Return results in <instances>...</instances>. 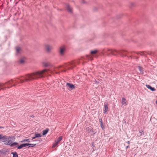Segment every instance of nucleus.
I'll use <instances>...</instances> for the list:
<instances>
[{"label": "nucleus", "mask_w": 157, "mask_h": 157, "mask_svg": "<svg viewBox=\"0 0 157 157\" xmlns=\"http://www.w3.org/2000/svg\"><path fill=\"white\" fill-rule=\"evenodd\" d=\"M138 69H139V71H140V72L143 73V68L140 66H138Z\"/></svg>", "instance_id": "nucleus-26"}, {"label": "nucleus", "mask_w": 157, "mask_h": 157, "mask_svg": "<svg viewBox=\"0 0 157 157\" xmlns=\"http://www.w3.org/2000/svg\"><path fill=\"white\" fill-rule=\"evenodd\" d=\"M15 86V85H13V86Z\"/></svg>", "instance_id": "nucleus-38"}, {"label": "nucleus", "mask_w": 157, "mask_h": 157, "mask_svg": "<svg viewBox=\"0 0 157 157\" xmlns=\"http://www.w3.org/2000/svg\"><path fill=\"white\" fill-rule=\"evenodd\" d=\"M86 130L87 132L91 136L94 135L97 132L96 130L94 129L91 126H89L87 127Z\"/></svg>", "instance_id": "nucleus-6"}, {"label": "nucleus", "mask_w": 157, "mask_h": 157, "mask_svg": "<svg viewBox=\"0 0 157 157\" xmlns=\"http://www.w3.org/2000/svg\"><path fill=\"white\" fill-rule=\"evenodd\" d=\"M48 63H45V64H44V65L45 66H48Z\"/></svg>", "instance_id": "nucleus-29"}, {"label": "nucleus", "mask_w": 157, "mask_h": 157, "mask_svg": "<svg viewBox=\"0 0 157 157\" xmlns=\"http://www.w3.org/2000/svg\"><path fill=\"white\" fill-rule=\"evenodd\" d=\"M101 128L103 129L104 128V126L103 125V124H102V122H101Z\"/></svg>", "instance_id": "nucleus-28"}, {"label": "nucleus", "mask_w": 157, "mask_h": 157, "mask_svg": "<svg viewBox=\"0 0 157 157\" xmlns=\"http://www.w3.org/2000/svg\"><path fill=\"white\" fill-rule=\"evenodd\" d=\"M62 136H60L58 138L55 140V142L53 144L52 147H54L57 146L59 142L62 140Z\"/></svg>", "instance_id": "nucleus-9"}, {"label": "nucleus", "mask_w": 157, "mask_h": 157, "mask_svg": "<svg viewBox=\"0 0 157 157\" xmlns=\"http://www.w3.org/2000/svg\"><path fill=\"white\" fill-rule=\"evenodd\" d=\"M18 81L16 80L15 82H14L13 80L9 81L5 83H0V87H5V88H10L11 86L9 87L8 85H10L12 83L14 84L16 83H18Z\"/></svg>", "instance_id": "nucleus-2"}, {"label": "nucleus", "mask_w": 157, "mask_h": 157, "mask_svg": "<svg viewBox=\"0 0 157 157\" xmlns=\"http://www.w3.org/2000/svg\"><path fill=\"white\" fill-rule=\"evenodd\" d=\"M66 85L69 87V88L71 89H74L75 88V86L73 84L70 83H66Z\"/></svg>", "instance_id": "nucleus-12"}, {"label": "nucleus", "mask_w": 157, "mask_h": 157, "mask_svg": "<svg viewBox=\"0 0 157 157\" xmlns=\"http://www.w3.org/2000/svg\"><path fill=\"white\" fill-rule=\"evenodd\" d=\"M98 51L97 50H94L90 52L91 55H87V58L89 60H92L93 59L92 55L95 54L98 52Z\"/></svg>", "instance_id": "nucleus-7"}, {"label": "nucleus", "mask_w": 157, "mask_h": 157, "mask_svg": "<svg viewBox=\"0 0 157 157\" xmlns=\"http://www.w3.org/2000/svg\"><path fill=\"white\" fill-rule=\"evenodd\" d=\"M7 144L10 145V146L14 147H16L18 145V144L17 143L14 142L12 143L10 140L7 142Z\"/></svg>", "instance_id": "nucleus-10"}, {"label": "nucleus", "mask_w": 157, "mask_h": 157, "mask_svg": "<svg viewBox=\"0 0 157 157\" xmlns=\"http://www.w3.org/2000/svg\"><path fill=\"white\" fill-rule=\"evenodd\" d=\"M25 62V59L24 58L21 59L20 61V62L21 63H23Z\"/></svg>", "instance_id": "nucleus-25"}, {"label": "nucleus", "mask_w": 157, "mask_h": 157, "mask_svg": "<svg viewBox=\"0 0 157 157\" xmlns=\"http://www.w3.org/2000/svg\"><path fill=\"white\" fill-rule=\"evenodd\" d=\"M139 54L141 56L145 55V54H144V53L143 52H140L139 53Z\"/></svg>", "instance_id": "nucleus-27"}, {"label": "nucleus", "mask_w": 157, "mask_h": 157, "mask_svg": "<svg viewBox=\"0 0 157 157\" xmlns=\"http://www.w3.org/2000/svg\"><path fill=\"white\" fill-rule=\"evenodd\" d=\"M2 138L1 140L2 142L5 143L6 144L7 142L9 141L8 140H9L10 139L13 141H14L15 139V137L13 136L7 137L6 136H3V135H2Z\"/></svg>", "instance_id": "nucleus-5"}, {"label": "nucleus", "mask_w": 157, "mask_h": 157, "mask_svg": "<svg viewBox=\"0 0 157 157\" xmlns=\"http://www.w3.org/2000/svg\"><path fill=\"white\" fill-rule=\"evenodd\" d=\"M3 128V127H2L0 126V128Z\"/></svg>", "instance_id": "nucleus-35"}, {"label": "nucleus", "mask_w": 157, "mask_h": 157, "mask_svg": "<svg viewBox=\"0 0 157 157\" xmlns=\"http://www.w3.org/2000/svg\"><path fill=\"white\" fill-rule=\"evenodd\" d=\"M21 50V49L20 48L18 47L16 48V51L17 53H19Z\"/></svg>", "instance_id": "nucleus-20"}, {"label": "nucleus", "mask_w": 157, "mask_h": 157, "mask_svg": "<svg viewBox=\"0 0 157 157\" xmlns=\"http://www.w3.org/2000/svg\"><path fill=\"white\" fill-rule=\"evenodd\" d=\"M45 50L48 52H50L53 49V47L48 44H46L44 45Z\"/></svg>", "instance_id": "nucleus-8"}, {"label": "nucleus", "mask_w": 157, "mask_h": 157, "mask_svg": "<svg viewBox=\"0 0 157 157\" xmlns=\"http://www.w3.org/2000/svg\"><path fill=\"white\" fill-rule=\"evenodd\" d=\"M48 71L49 70L44 69L42 71H36L31 74H27L25 76L21 77L22 78H19L17 79L20 81L19 83H22L25 81H28L43 77L46 75V73H48Z\"/></svg>", "instance_id": "nucleus-1"}, {"label": "nucleus", "mask_w": 157, "mask_h": 157, "mask_svg": "<svg viewBox=\"0 0 157 157\" xmlns=\"http://www.w3.org/2000/svg\"><path fill=\"white\" fill-rule=\"evenodd\" d=\"M139 132H140V136H141V135H142V133H141V131H140Z\"/></svg>", "instance_id": "nucleus-33"}, {"label": "nucleus", "mask_w": 157, "mask_h": 157, "mask_svg": "<svg viewBox=\"0 0 157 157\" xmlns=\"http://www.w3.org/2000/svg\"><path fill=\"white\" fill-rule=\"evenodd\" d=\"M136 3L134 2H131L130 3L129 5V7L130 8L132 7L135 6Z\"/></svg>", "instance_id": "nucleus-18"}, {"label": "nucleus", "mask_w": 157, "mask_h": 157, "mask_svg": "<svg viewBox=\"0 0 157 157\" xmlns=\"http://www.w3.org/2000/svg\"><path fill=\"white\" fill-rule=\"evenodd\" d=\"M36 138V137L35 136V137L32 138V140H33V139H35Z\"/></svg>", "instance_id": "nucleus-31"}, {"label": "nucleus", "mask_w": 157, "mask_h": 157, "mask_svg": "<svg viewBox=\"0 0 157 157\" xmlns=\"http://www.w3.org/2000/svg\"><path fill=\"white\" fill-rule=\"evenodd\" d=\"M66 50L65 46L63 45L59 47L58 50V53L60 56H64Z\"/></svg>", "instance_id": "nucleus-4"}, {"label": "nucleus", "mask_w": 157, "mask_h": 157, "mask_svg": "<svg viewBox=\"0 0 157 157\" xmlns=\"http://www.w3.org/2000/svg\"><path fill=\"white\" fill-rule=\"evenodd\" d=\"M42 136L41 134L37 132L35 133V136L36 138L40 137Z\"/></svg>", "instance_id": "nucleus-16"}, {"label": "nucleus", "mask_w": 157, "mask_h": 157, "mask_svg": "<svg viewBox=\"0 0 157 157\" xmlns=\"http://www.w3.org/2000/svg\"><path fill=\"white\" fill-rule=\"evenodd\" d=\"M2 134H0V140H1L2 138Z\"/></svg>", "instance_id": "nucleus-30"}, {"label": "nucleus", "mask_w": 157, "mask_h": 157, "mask_svg": "<svg viewBox=\"0 0 157 157\" xmlns=\"http://www.w3.org/2000/svg\"><path fill=\"white\" fill-rule=\"evenodd\" d=\"M127 143H128V144H130V141H128L127 142Z\"/></svg>", "instance_id": "nucleus-34"}, {"label": "nucleus", "mask_w": 157, "mask_h": 157, "mask_svg": "<svg viewBox=\"0 0 157 157\" xmlns=\"http://www.w3.org/2000/svg\"><path fill=\"white\" fill-rule=\"evenodd\" d=\"M73 62H71V63H69L66 64V67H67L68 66H70V67H68V68H70L72 67H74V65H73Z\"/></svg>", "instance_id": "nucleus-13"}, {"label": "nucleus", "mask_w": 157, "mask_h": 157, "mask_svg": "<svg viewBox=\"0 0 157 157\" xmlns=\"http://www.w3.org/2000/svg\"><path fill=\"white\" fill-rule=\"evenodd\" d=\"M21 142L22 143L24 142H27L29 143V142H30V139H27L24 140H22V141H21Z\"/></svg>", "instance_id": "nucleus-23"}, {"label": "nucleus", "mask_w": 157, "mask_h": 157, "mask_svg": "<svg viewBox=\"0 0 157 157\" xmlns=\"http://www.w3.org/2000/svg\"><path fill=\"white\" fill-rule=\"evenodd\" d=\"M48 129H47L45 130H44L43 131V133L42 134L43 135H46L48 132Z\"/></svg>", "instance_id": "nucleus-19"}, {"label": "nucleus", "mask_w": 157, "mask_h": 157, "mask_svg": "<svg viewBox=\"0 0 157 157\" xmlns=\"http://www.w3.org/2000/svg\"><path fill=\"white\" fill-rule=\"evenodd\" d=\"M107 52L108 54H112L113 55H116L117 54H119L121 55L122 52H123L121 51H117L115 50H111L109 49H107L105 51Z\"/></svg>", "instance_id": "nucleus-3"}, {"label": "nucleus", "mask_w": 157, "mask_h": 157, "mask_svg": "<svg viewBox=\"0 0 157 157\" xmlns=\"http://www.w3.org/2000/svg\"><path fill=\"white\" fill-rule=\"evenodd\" d=\"M122 105H124L126 104V101L125 98H122Z\"/></svg>", "instance_id": "nucleus-22"}, {"label": "nucleus", "mask_w": 157, "mask_h": 157, "mask_svg": "<svg viewBox=\"0 0 157 157\" xmlns=\"http://www.w3.org/2000/svg\"><path fill=\"white\" fill-rule=\"evenodd\" d=\"M27 144H22L20 145V146H18L17 147V149H21L22 147H25L27 146Z\"/></svg>", "instance_id": "nucleus-14"}, {"label": "nucleus", "mask_w": 157, "mask_h": 157, "mask_svg": "<svg viewBox=\"0 0 157 157\" xmlns=\"http://www.w3.org/2000/svg\"><path fill=\"white\" fill-rule=\"evenodd\" d=\"M33 141H36L37 140H33Z\"/></svg>", "instance_id": "nucleus-37"}, {"label": "nucleus", "mask_w": 157, "mask_h": 157, "mask_svg": "<svg viewBox=\"0 0 157 157\" xmlns=\"http://www.w3.org/2000/svg\"><path fill=\"white\" fill-rule=\"evenodd\" d=\"M108 107L107 104H105L104 105V110H103V113H106L108 111Z\"/></svg>", "instance_id": "nucleus-11"}, {"label": "nucleus", "mask_w": 157, "mask_h": 157, "mask_svg": "<svg viewBox=\"0 0 157 157\" xmlns=\"http://www.w3.org/2000/svg\"><path fill=\"white\" fill-rule=\"evenodd\" d=\"M128 147H129V145L127 146L126 147V149H127Z\"/></svg>", "instance_id": "nucleus-32"}, {"label": "nucleus", "mask_w": 157, "mask_h": 157, "mask_svg": "<svg viewBox=\"0 0 157 157\" xmlns=\"http://www.w3.org/2000/svg\"><path fill=\"white\" fill-rule=\"evenodd\" d=\"M156 104H157V101H156Z\"/></svg>", "instance_id": "nucleus-36"}, {"label": "nucleus", "mask_w": 157, "mask_h": 157, "mask_svg": "<svg viewBox=\"0 0 157 157\" xmlns=\"http://www.w3.org/2000/svg\"><path fill=\"white\" fill-rule=\"evenodd\" d=\"M146 86L147 88L150 89L152 91H155V89L154 88L152 87L149 85H146Z\"/></svg>", "instance_id": "nucleus-15"}, {"label": "nucleus", "mask_w": 157, "mask_h": 157, "mask_svg": "<svg viewBox=\"0 0 157 157\" xmlns=\"http://www.w3.org/2000/svg\"><path fill=\"white\" fill-rule=\"evenodd\" d=\"M66 7L67 10L68 11H69L70 12H72V9L70 7L69 5H67L66 6Z\"/></svg>", "instance_id": "nucleus-17"}, {"label": "nucleus", "mask_w": 157, "mask_h": 157, "mask_svg": "<svg viewBox=\"0 0 157 157\" xmlns=\"http://www.w3.org/2000/svg\"><path fill=\"white\" fill-rule=\"evenodd\" d=\"M27 144V146L29 145V147H33L35 146L36 145V144Z\"/></svg>", "instance_id": "nucleus-21"}, {"label": "nucleus", "mask_w": 157, "mask_h": 157, "mask_svg": "<svg viewBox=\"0 0 157 157\" xmlns=\"http://www.w3.org/2000/svg\"><path fill=\"white\" fill-rule=\"evenodd\" d=\"M12 154L13 155V157H18V155L17 152H12Z\"/></svg>", "instance_id": "nucleus-24"}]
</instances>
